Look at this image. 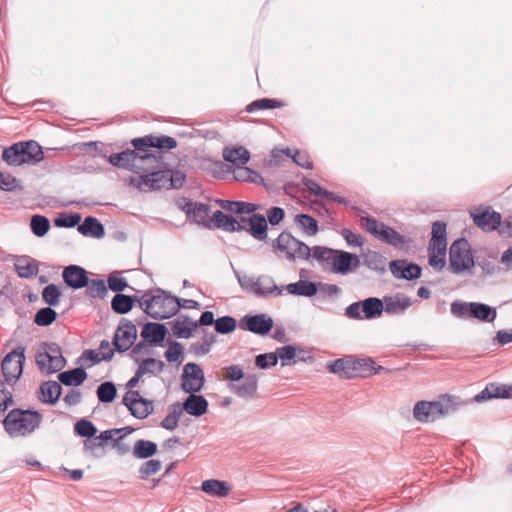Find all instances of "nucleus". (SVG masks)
Here are the masks:
<instances>
[{
    "instance_id": "f257e3e1",
    "label": "nucleus",
    "mask_w": 512,
    "mask_h": 512,
    "mask_svg": "<svg viewBox=\"0 0 512 512\" xmlns=\"http://www.w3.org/2000/svg\"><path fill=\"white\" fill-rule=\"evenodd\" d=\"M134 149H126L120 153H113L108 157V162L114 167L126 169L136 174L149 173L159 165V153H154L149 148L171 150L177 147V141L170 136H153L135 138L131 141Z\"/></svg>"
},
{
    "instance_id": "f03ea898",
    "label": "nucleus",
    "mask_w": 512,
    "mask_h": 512,
    "mask_svg": "<svg viewBox=\"0 0 512 512\" xmlns=\"http://www.w3.org/2000/svg\"><path fill=\"white\" fill-rule=\"evenodd\" d=\"M329 371L343 379L366 378L381 371L391 372L383 366L376 365L371 357L346 356L327 365Z\"/></svg>"
},
{
    "instance_id": "7ed1b4c3",
    "label": "nucleus",
    "mask_w": 512,
    "mask_h": 512,
    "mask_svg": "<svg viewBox=\"0 0 512 512\" xmlns=\"http://www.w3.org/2000/svg\"><path fill=\"white\" fill-rule=\"evenodd\" d=\"M464 404L459 397L441 395L436 401H418L413 408V417L420 423L434 422L456 412Z\"/></svg>"
},
{
    "instance_id": "20e7f679",
    "label": "nucleus",
    "mask_w": 512,
    "mask_h": 512,
    "mask_svg": "<svg viewBox=\"0 0 512 512\" xmlns=\"http://www.w3.org/2000/svg\"><path fill=\"white\" fill-rule=\"evenodd\" d=\"M185 178L186 175L180 170H151L147 174L131 178L130 185L141 191L179 189L183 186Z\"/></svg>"
},
{
    "instance_id": "39448f33",
    "label": "nucleus",
    "mask_w": 512,
    "mask_h": 512,
    "mask_svg": "<svg viewBox=\"0 0 512 512\" xmlns=\"http://www.w3.org/2000/svg\"><path fill=\"white\" fill-rule=\"evenodd\" d=\"M42 419L38 411L15 408L6 415L3 425L11 437L27 436L40 426Z\"/></svg>"
},
{
    "instance_id": "423d86ee",
    "label": "nucleus",
    "mask_w": 512,
    "mask_h": 512,
    "mask_svg": "<svg viewBox=\"0 0 512 512\" xmlns=\"http://www.w3.org/2000/svg\"><path fill=\"white\" fill-rule=\"evenodd\" d=\"M179 309V298L157 288L151 290L149 303L145 305V314L155 320H164L176 315Z\"/></svg>"
},
{
    "instance_id": "0eeeda50",
    "label": "nucleus",
    "mask_w": 512,
    "mask_h": 512,
    "mask_svg": "<svg viewBox=\"0 0 512 512\" xmlns=\"http://www.w3.org/2000/svg\"><path fill=\"white\" fill-rule=\"evenodd\" d=\"M273 248L285 254L288 260H309L311 249L304 242L296 239L291 233L283 231L273 242Z\"/></svg>"
},
{
    "instance_id": "6e6552de",
    "label": "nucleus",
    "mask_w": 512,
    "mask_h": 512,
    "mask_svg": "<svg viewBox=\"0 0 512 512\" xmlns=\"http://www.w3.org/2000/svg\"><path fill=\"white\" fill-rule=\"evenodd\" d=\"M449 261V269L456 274L471 269L475 265L470 244L465 238H459L451 244Z\"/></svg>"
},
{
    "instance_id": "1a4fd4ad",
    "label": "nucleus",
    "mask_w": 512,
    "mask_h": 512,
    "mask_svg": "<svg viewBox=\"0 0 512 512\" xmlns=\"http://www.w3.org/2000/svg\"><path fill=\"white\" fill-rule=\"evenodd\" d=\"M384 312V302L377 297H369L362 301L350 304L345 315L350 319H375L380 317Z\"/></svg>"
},
{
    "instance_id": "9d476101",
    "label": "nucleus",
    "mask_w": 512,
    "mask_h": 512,
    "mask_svg": "<svg viewBox=\"0 0 512 512\" xmlns=\"http://www.w3.org/2000/svg\"><path fill=\"white\" fill-rule=\"evenodd\" d=\"M25 360V347L19 345L8 353L1 364L4 380L7 384L13 385L17 382L23 372Z\"/></svg>"
},
{
    "instance_id": "9b49d317",
    "label": "nucleus",
    "mask_w": 512,
    "mask_h": 512,
    "mask_svg": "<svg viewBox=\"0 0 512 512\" xmlns=\"http://www.w3.org/2000/svg\"><path fill=\"white\" fill-rule=\"evenodd\" d=\"M137 338V327L136 325L126 319L122 318L117 327L112 344L115 350L119 353H123L131 349Z\"/></svg>"
},
{
    "instance_id": "f8f14e48",
    "label": "nucleus",
    "mask_w": 512,
    "mask_h": 512,
    "mask_svg": "<svg viewBox=\"0 0 512 512\" xmlns=\"http://www.w3.org/2000/svg\"><path fill=\"white\" fill-rule=\"evenodd\" d=\"M205 378L201 367L196 363H187L183 368L181 387L186 393L199 392L204 386Z\"/></svg>"
},
{
    "instance_id": "ddd939ff",
    "label": "nucleus",
    "mask_w": 512,
    "mask_h": 512,
    "mask_svg": "<svg viewBox=\"0 0 512 512\" xmlns=\"http://www.w3.org/2000/svg\"><path fill=\"white\" fill-rule=\"evenodd\" d=\"M239 327L254 334L266 335L273 328V319L264 313L246 315L240 320Z\"/></svg>"
},
{
    "instance_id": "4468645a",
    "label": "nucleus",
    "mask_w": 512,
    "mask_h": 512,
    "mask_svg": "<svg viewBox=\"0 0 512 512\" xmlns=\"http://www.w3.org/2000/svg\"><path fill=\"white\" fill-rule=\"evenodd\" d=\"M470 214L474 224L482 231L491 232L496 229L499 230L502 219L501 214L492 210L491 207H486L481 211H474Z\"/></svg>"
},
{
    "instance_id": "2eb2a0df",
    "label": "nucleus",
    "mask_w": 512,
    "mask_h": 512,
    "mask_svg": "<svg viewBox=\"0 0 512 512\" xmlns=\"http://www.w3.org/2000/svg\"><path fill=\"white\" fill-rule=\"evenodd\" d=\"M392 275L397 279L415 280L420 278L422 269L418 264L405 259L393 260L389 263Z\"/></svg>"
},
{
    "instance_id": "dca6fc26",
    "label": "nucleus",
    "mask_w": 512,
    "mask_h": 512,
    "mask_svg": "<svg viewBox=\"0 0 512 512\" xmlns=\"http://www.w3.org/2000/svg\"><path fill=\"white\" fill-rule=\"evenodd\" d=\"M239 383H230L228 385L229 390L243 399H254L257 398L258 389V378L255 374H247Z\"/></svg>"
},
{
    "instance_id": "f3484780",
    "label": "nucleus",
    "mask_w": 512,
    "mask_h": 512,
    "mask_svg": "<svg viewBox=\"0 0 512 512\" xmlns=\"http://www.w3.org/2000/svg\"><path fill=\"white\" fill-rule=\"evenodd\" d=\"M64 283L74 289L85 288L89 284L88 272L81 266L69 265L62 272Z\"/></svg>"
},
{
    "instance_id": "a211bd4d",
    "label": "nucleus",
    "mask_w": 512,
    "mask_h": 512,
    "mask_svg": "<svg viewBox=\"0 0 512 512\" xmlns=\"http://www.w3.org/2000/svg\"><path fill=\"white\" fill-rule=\"evenodd\" d=\"M333 267L331 272L337 274H347L352 269L359 266L360 260L356 254L342 250H334Z\"/></svg>"
},
{
    "instance_id": "6ab92c4d",
    "label": "nucleus",
    "mask_w": 512,
    "mask_h": 512,
    "mask_svg": "<svg viewBox=\"0 0 512 512\" xmlns=\"http://www.w3.org/2000/svg\"><path fill=\"white\" fill-rule=\"evenodd\" d=\"M382 301L384 302V312L387 314L402 315L414 303V301L405 294L398 292L391 296H385Z\"/></svg>"
},
{
    "instance_id": "aec40b11",
    "label": "nucleus",
    "mask_w": 512,
    "mask_h": 512,
    "mask_svg": "<svg viewBox=\"0 0 512 512\" xmlns=\"http://www.w3.org/2000/svg\"><path fill=\"white\" fill-rule=\"evenodd\" d=\"M497 398H512V384H497V383H489L486 387L477 395L474 396V401L482 402L490 399Z\"/></svg>"
},
{
    "instance_id": "412c9836",
    "label": "nucleus",
    "mask_w": 512,
    "mask_h": 512,
    "mask_svg": "<svg viewBox=\"0 0 512 512\" xmlns=\"http://www.w3.org/2000/svg\"><path fill=\"white\" fill-rule=\"evenodd\" d=\"M35 361L42 373L52 374L60 371L66 365L63 355L50 356L47 353H36Z\"/></svg>"
},
{
    "instance_id": "4be33fe9",
    "label": "nucleus",
    "mask_w": 512,
    "mask_h": 512,
    "mask_svg": "<svg viewBox=\"0 0 512 512\" xmlns=\"http://www.w3.org/2000/svg\"><path fill=\"white\" fill-rule=\"evenodd\" d=\"M167 334L166 326L158 322H147L141 330V337L150 345H161Z\"/></svg>"
},
{
    "instance_id": "5701e85b",
    "label": "nucleus",
    "mask_w": 512,
    "mask_h": 512,
    "mask_svg": "<svg viewBox=\"0 0 512 512\" xmlns=\"http://www.w3.org/2000/svg\"><path fill=\"white\" fill-rule=\"evenodd\" d=\"M446 223L443 221H436L432 225V237L429 242V251H437L438 254L446 255L447 248V233Z\"/></svg>"
},
{
    "instance_id": "b1692460",
    "label": "nucleus",
    "mask_w": 512,
    "mask_h": 512,
    "mask_svg": "<svg viewBox=\"0 0 512 512\" xmlns=\"http://www.w3.org/2000/svg\"><path fill=\"white\" fill-rule=\"evenodd\" d=\"M181 408L191 416L200 417L207 412L208 401L202 395L190 393Z\"/></svg>"
},
{
    "instance_id": "393cba45",
    "label": "nucleus",
    "mask_w": 512,
    "mask_h": 512,
    "mask_svg": "<svg viewBox=\"0 0 512 512\" xmlns=\"http://www.w3.org/2000/svg\"><path fill=\"white\" fill-rule=\"evenodd\" d=\"M212 220L217 228L227 232H238L246 229V226L239 223L232 215L225 214L221 210L213 213Z\"/></svg>"
},
{
    "instance_id": "a878e982",
    "label": "nucleus",
    "mask_w": 512,
    "mask_h": 512,
    "mask_svg": "<svg viewBox=\"0 0 512 512\" xmlns=\"http://www.w3.org/2000/svg\"><path fill=\"white\" fill-rule=\"evenodd\" d=\"M248 223L249 228H246L245 231L259 241H265L267 239V220L265 216L254 213L248 218Z\"/></svg>"
},
{
    "instance_id": "bb28decb",
    "label": "nucleus",
    "mask_w": 512,
    "mask_h": 512,
    "mask_svg": "<svg viewBox=\"0 0 512 512\" xmlns=\"http://www.w3.org/2000/svg\"><path fill=\"white\" fill-rule=\"evenodd\" d=\"M172 332L177 338L188 339L196 330L193 327V320L188 315H180L170 323Z\"/></svg>"
},
{
    "instance_id": "cd10ccee",
    "label": "nucleus",
    "mask_w": 512,
    "mask_h": 512,
    "mask_svg": "<svg viewBox=\"0 0 512 512\" xmlns=\"http://www.w3.org/2000/svg\"><path fill=\"white\" fill-rule=\"evenodd\" d=\"M283 287H278L273 278L267 275H262L257 278V286L256 290H254V294L258 297L266 298L272 294L275 296H279L283 292Z\"/></svg>"
},
{
    "instance_id": "c85d7f7f",
    "label": "nucleus",
    "mask_w": 512,
    "mask_h": 512,
    "mask_svg": "<svg viewBox=\"0 0 512 512\" xmlns=\"http://www.w3.org/2000/svg\"><path fill=\"white\" fill-rule=\"evenodd\" d=\"M3 160L10 166H20L26 162L25 149L22 142L15 143L5 148L2 154Z\"/></svg>"
},
{
    "instance_id": "c756f323",
    "label": "nucleus",
    "mask_w": 512,
    "mask_h": 512,
    "mask_svg": "<svg viewBox=\"0 0 512 512\" xmlns=\"http://www.w3.org/2000/svg\"><path fill=\"white\" fill-rule=\"evenodd\" d=\"M378 239L395 248H402L409 242L405 236L383 223H381L380 226V235Z\"/></svg>"
},
{
    "instance_id": "7c9ffc66",
    "label": "nucleus",
    "mask_w": 512,
    "mask_h": 512,
    "mask_svg": "<svg viewBox=\"0 0 512 512\" xmlns=\"http://www.w3.org/2000/svg\"><path fill=\"white\" fill-rule=\"evenodd\" d=\"M282 155H285L288 158H292L293 162L296 163L298 166L306 169H312L313 163L310 160L309 156L305 152H301L299 150H296L293 154L291 153V150L289 148L282 149L279 151H273L272 157L275 164H278L279 160L278 158Z\"/></svg>"
},
{
    "instance_id": "2f4dec72",
    "label": "nucleus",
    "mask_w": 512,
    "mask_h": 512,
    "mask_svg": "<svg viewBox=\"0 0 512 512\" xmlns=\"http://www.w3.org/2000/svg\"><path fill=\"white\" fill-rule=\"evenodd\" d=\"M78 231L84 236L94 238H102L105 235L104 226L93 216H87L82 224L78 225Z\"/></svg>"
},
{
    "instance_id": "473e14b6",
    "label": "nucleus",
    "mask_w": 512,
    "mask_h": 512,
    "mask_svg": "<svg viewBox=\"0 0 512 512\" xmlns=\"http://www.w3.org/2000/svg\"><path fill=\"white\" fill-rule=\"evenodd\" d=\"M470 308V318L490 323L497 317L496 309L490 305L481 302H472Z\"/></svg>"
},
{
    "instance_id": "72a5a7b5",
    "label": "nucleus",
    "mask_w": 512,
    "mask_h": 512,
    "mask_svg": "<svg viewBox=\"0 0 512 512\" xmlns=\"http://www.w3.org/2000/svg\"><path fill=\"white\" fill-rule=\"evenodd\" d=\"M289 294L296 296L312 297L318 292L316 283L309 280H299L286 286Z\"/></svg>"
},
{
    "instance_id": "f704fd0d",
    "label": "nucleus",
    "mask_w": 512,
    "mask_h": 512,
    "mask_svg": "<svg viewBox=\"0 0 512 512\" xmlns=\"http://www.w3.org/2000/svg\"><path fill=\"white\" fill-rule=\"evenodd\" d=\"M40 392L42 395L40 401L46 404H55L61 396L62 387L58 382L50 380L41 384Z\"/></svg>"
},
{
    "instance_id": "c9c22d12",
    "label": "nucleus",
    "mask_w": 512,
    "mask_h": 512,
    "mask_svg": "<svg viewBox=\"0 0 512 512\" xmlns=\"http://www.w3.org/2000/svg\"><path fill=\"white\" fill-rule=\"evenodd\" d=\"M14 266L17 274L21 278L36 276L39 271L38 262L27 256L18 258Z\"/></svg>"
},
{
    "instance_id": "e433bc0d",
    "label": "nucleus",
    "mask_w": 512,
    "mask_h": 512,
    "mask_svg": "<svg viewBox=\"0 0 512 512\" xmlns=\"http://www.w3.org/2000/svg\"><path fill=\"white\" fill-rule=\"evenodd\" d=\"M58 379L65 386H79L87 379V373L83 368L77 367L59 373Z\"/></svg>"
},
{
    "instance_id": "4c0bfd02",
    "label": "nucleus",
    "mask_w": 512,
    "mask_h": 512,
    "mask_svg": "<svg viewBox=\"0 0 512 512\" xmlns=\"http://www.w3.org/2000/svg\"><path fill=\"white\" fill-rule=\"evenodd\" d=\"M223 158L227 162H230L237 166H241L245 165L249 161L250 153L243 146L233 148L226 147L223 151Z\"/></svg>"
},
{
    "instance_id": "58836bf2",
    "label": "nucleus",
    "mask_w": 512,
    "mask_h": 512,
    "mask_svg": "<svg viewBox=\"0 0 512 512\" xmlns=\"http://www.w3.org/2000/svg\"><path fill=\"white\" fill-rule=\"evenodd\" d=\"M201 489L206 494L217 497H226L231 490L227 482L216 479L203 481Z\"/></svg>"
},
{
    "instance_id": "ea45409f",
    "label": "nucleus",
    "mask_w": 512,
    "mask_h": 512,
    "mask_svg": "<svg viewBox=\"0 0 512 512\" xmlns=\"http://www.w3.org/2000/svg\"><path fill=\"white\" fill-rule=\"evenodd\" d=\"M128 410L137 419H145L153 413V401L139 397L133 405H128Z\"/></svg>"
},
{
    "instance_id": "a19ab883",
    "label": "nucleus",
    "mask_w": 512,
    "mask_h": 512,
    "mask_svg": "<svg viewBox=\"0 0 512 512\" xmlns=\"http://www.w3.org/2000/svg\"><path fill=\"white\" fill-rule=\"evenodd\" d=\"M149 364H153V365H158L159 367V370H163L164 367H165V364L163 361L161 360H157V359H154V358H147V359H144L138 366L136 372H135V375L126 383V388L127 389H133L137 384L138 382L140 381V379L145 375L147 374V370L145 368V366L149 365Z\"/></svg>"
},
{
    "instance_id": "79ce46f5",
    "label": "nucleus",
    "mask_w": 512,
    "mask_h": 512,
    "mask_svg": "<svg viewBox=\"0 0 512 512\" xmlns=\"http://www.w3.org/2000/svg\"><path fill=\"white\" fill-rule=\"evenodd\" d=\"M220 205L223 209L237 214H250L258 208L256 204L243 201L220 200Z\"/></svg>"
},
{
    "instance_id": "37998d69",
    "label": "nucleus",
    "mask_w": 512,
    "mask_h": 512,
    "mask_svg": "<svg viewBox=\"0 0 512 512\" xmlns=\"http://www.w3.org/2000/svg\"><path fill=\"white\" fill-rule=\"evenodd\" d=\"M157 452V444L149 440H137L134 445L133 455L138 459H148Z\"/></svg>"
},
{
    "instance_id": "c03bdc74",
    "label": "nucleus",
    "mask_w": 512,
    "mask_h": 512,
    "mask_svg": "<svg viewBox=\"0 0 512 512\" xmlns=\"http://www.w3.org/2000/svg\"><path fill=\"white\" fill-rule=\"evenodd\" d=\"M27 163H39L44 158V153L42 147L38 144V142L34 140L24 141L22 142Z\"/></svg>"
},
{
    "instance_id": "a18cd8bd",
    "label": "nucleus",
    "mask_w": 512,
    "mask_h": 512,
    "mask_svg": "<svg viewBox=\"0 0 512 512\" xmlns=\"http://www.w3.org/2000/svg\"><path fill=\"white\" fill-rule=\"evenodd\" d=\"M285 103L270 98L257 99L246 106V111L249 113L256 112L258 110L275 109L284 107Z\"/></svg>"
},
{
    "instance_id": "49530a36",
    "label": "nucleus",
    "mask_w": 512,
    "mask_h": 512,
    "mask_svg": "<svg viewBox=\"0 0 512 512\" xmlns=\"http://www.w3.org/2000/svg\"><path fill=\"white\" fill-rule=\"evenodd\" d=\"M96 394L101 403H111L117 396L116 385L111 381L103 382L97 387Z\"/></svg>"
},
{
    "instance_id": "de8ad7c7",
    "label": "nucleus",
    "mask_w": 512,
    "mask_h": 512,
    "mask_svg": "<svg viewBox=\"0 0 512 512\" xmlns=\"http://www.w3.org/2000/svg\"><path fill=\"white\" fill-rule=\"evenodd\" d=\"M181 415V404L179 402L172 404L171 411L161 422V427L169 431L175 430L178 426Z\"/></svg>"
},
{
    "instance_id": "09e8293b",
    "label": "nucleus",
    "mask_w": 512,
    "mask_h": 512,
    "mask_svg": "<svg viewBox=\"0 0 512 512\" xmlns=\"http://www.w3.org/2000/svg\"><path fill=\"white\" fill-rule=\"evenodd\" d=\"M111 308L117 314H126L132 310L131 297L117 293L111 300Z\"/></svg>"
},
{
    "instance_id": "8fccbe9b",
    "label": "nucleus",
    "mask_w": 512,
    "mask_h": 512,
    "mask_svg": "<svg viewBox=\"0 0 512 512\" xmlns=\"http://www.w3.org/2000/svg\"><path fill=\"white\" fill-rule=\"evenodd\" d=\"M295 223L310 236L315 235L318 232L317 221L308 214H298L295 217Z\"/></svg>"
},
{
    "instance_id": "3c124183",
    "label": "nucleus",
    "mask_w": 512,
    "mask_h": 512,
    "mask_svg": "<svg viewBox=\"0 0 512 512\" xmlns=\"http://www.w3.org/2000/svg\"><path fill=\"white\" fill-rule=\"evenodd\" d=\"M56 317L57 313L53 308L50 306L43 307L36 312L34 322L38 326L46 327L51 325L56 320Z\"/></svg>"
},
{
    "instance_id": "603ef678",
    "label": "nucleus",
    "mask_w": 512,
    "mask_h": 512,
    "mask_svg": "<svg viewBox=\"0 0 512 512\" xmlns=\"http://www.w3.org/2000/svg\"><path fill=\"white\" fill-rule=\"evenodd\" d=\"M86 293L91 298H104L107 295V286L104 280H89V284L85 286Z\"/></svg>"
},
{
    "instance_id": "864d4df0",
    "label": "nucleus",
    "mask_w": 512,
    "mask_h": 512,
    "mask_svg": "<svg viewBox=\"0 0 512 512\" xmlns=\"http://www.w3.org/2000/svg\"><path fill=\"white\" fill-rule=\"evenodd\" d=\"M31 230L32 232L38 236L43 237L47 234L49 228H50V222L47 219V217L42 215H34L31 218Z\"/></svg>"
},
{
    "instance_id": "5fc2aeb1",
    "label": "nucleus",
    "mask_w": 512,
    "mask_h": 512,
    "mask_svg": "<svg viewBox=\"0 0 512 512\" xmlns=\"http://www.w3.org/2000/svg\"><path fill=\"white\" fill-rule=\"evenodd\" d=\"M74 433L81 437L92 438L96 435L97 428L90 420L81 419L75 423Z\"/></svg>"
},
{
    "instance_id": "6e6d98bb",
    "label": "nucleus",
    "mask_w": 512,
    "mask_h": 512,
    "mask_svg": "<svg viewBox=\"0 0 512 512\" xmlns=\"http://www.w3.org/2000/svg\"><path fill=\"white\" fill-rule=\"evenodd\" d=\"M61 291L55 284H49L42 290L43 301L51 306H57L60 302Z\"/></svg>"
},
{
    "instance_id": "4d7b16f0",
    "label": "nucleus",
    "mask_w": 512,
    "mask_h": 512,
    "mask_svg": "<svg viewBox=\"0 0 512 512\" xmlns=\"http://www.w3.org/2000/svg\"><path fill=\"white\" fill-rule=\"evenodd\" d=\"M81 216L78 213L67 214L65 212L60 213L54 220V224L57 227L73 228L79 225Z\"/></svg>"
},
{
    "instance_id": "13d9d810",
    "label": "nucleus",
    "mask_w": 512,
    "mask_h": 512,
    "mask_svg": "<svg viewBox=\"0 0 512 512\" xmlns=\"http://www.w3.org/2000/svg\"><path fill=\"white\" fill-rule=\"evenodd\" d=\"M164 357L170 363H181L183 360V346L177 341H170L168 350L164 353Z\"/></svg>"
},
{
    "instance_id": "bf43d9fd",
    "label": "nucleus",
    "mask_w": 512,
    "mask_h": 512,
    "mask_svg": "<svg viewBox=\"0 0 512 512\" xmlns=\"http://www.w3.org/2000/svg\"><path fill=\"white\" fill-rule=\"evenodd\" d=\"M120 275V272L118 271H115V272H112L109 276H108V279H107V282H108V287L113 291V292H116V293H120L122 292L123 290H125L126 288H130L132 290H134V288L130 287L126 281L125 278H122L119 276Z\"/></svg>"
},
{
    "instance_id": "052dcab7",
    "label": "nucleus",
    "mask_w": 512,
    "mask_h": 512,
    "mask_svg": "<svg viewBox=\"0 0 512 512\" xmlns=\"http://www.w3.org/2000/svg\"><path fill=\"white\" fill-rule=\"evenodd\" d=\"M237 322L231 316H223L215 321V331L219 334H228L236 329Z\"/></svg>"
},
{
    "instance_id": "680f3d73",
    "label": "nucleus",
    "mask_w": 512,
    "mask_h": 512,
    "mask_svg": "<svg viewBox=\"0 0 512 512\" xmlns=\"http://www.w3.org/2000/svg\"><path fill=\"white\" fill-rule=\"evenodd\" d=\"M161 461L157 459H151L144 462L139 468V478L147 479L148 477L156 474L161 469Z\"/></svg>"
},
{
    "instance_id": "e2e57ef3",
    "label": "nucleus",
    "mask_w": 512,
    "mask_h": 512,
    "mask_svg": "<svg viewBox=\"0 0 512 512\" xmlns=\"http://www.w3.org/2000/svg\"><path fill=\"white\" fill-rule=\"evenodd\" d=\"M0 189L7 192H12L17 189L22 190L17 178L10 173L0 172Z\"/></svg>"
},
{
    "instance_id": "0e129e2a",
    "label": "nucleus",
    "mask_w": 512,
    "mask_h": 512,
    "mask_svg": "<svg viewBox=\"0 0 512 512\" xmlns=\"http://www.w3.org/2000/svg\"><path fill=\"white\" fill-rule=\"evenodd\" d=\"M472 302L454 301L451 303V313L461 319L470 318V307Z\"/></svg>"
},
{
    "instance_id": "69168bd1",
    "label": "nucleus",
    "mask_w": 512,
    "mask_h": 512,
    "mask_svg": "<svg viewBox=\"0 0 512 512\" xmlns=\"http://www.w3.org/2000/svg\"><path fill=\"white\" fill-rule=\"evenodd\" d=\"M278 363V356L275 352L259 354L255 357V365L260 369H267L276 366Z\"/></svg>"
},
{
    "instance_id": "338daca9",
    "label": "nucleus",
    "mask_w": 512,
    "mask_h": 512,
    "mask_svg": "<svg viewBox=\"0 0 512 512\" xmlns=\"http://www.w3.org/2000/svg\"><path fill=\"white\" fill-rule=\"evenodd\" d=\"M223 371L224 379L230 381L231 383H237L245 377L244 371L239 365L227 366L223 369Z\"/></svg>"
},
{
    "instance_id": "774afa93",
    "label": "nucleus",
    "mask_w": 512,
    "mask_h": 512,
    "mask_svg": "<svg viewBox=\"0 0 512 512\" xmlns=\"http://www.w3.org/2000/svg\"><path fill=\"white\" fill-rule=\"evenodd\" d=\"M360 221L362 227H364L369 233L376 236L377 238L379 237L381 223H379L375 218L370 216L361 217Z\"/></svg>"
}]
</instances>
